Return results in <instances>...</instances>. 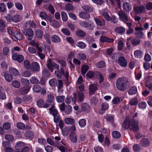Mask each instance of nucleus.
<instances>
[{
	"label": "nucleus",
	"instance_id": "1",
	"mask_svg": "<svg viewBox=\"0 0 152 152\" xmlns=\"http://www.w3.org/2000/svg\"><path fill=\"white\" fill-rule=\"evenodd\" d=\"M122 127L123 129H126L130 127V129L134 132L137 131L138 129V122L134 119L129 120V118L126 117Z\"/></svg>",
	"mask_w": 152,
	"mask_h": 152
},
{
	"label": "nucleus",
	"instance_id": "2",
	"mask_svg": "<svg viewBox=\"0 0 152 152\" xmlns=\"http://www.w3.org/2000/svg\"><path fill=\"white\" fill-rule=\"evenodd\" d=\"M129 82L126 77H121L118 78L116 81V87L117 89L124 92L129 87Z\"/></svg>",
	"mask_w": 152,
	"mask_h": 152
},
{
	"label": "nucleus",
	"instance_id": "3",
	"mask_svg": "<svg viewBox=\"0 0 152 152\" xmlns=\"http://www.w3.org/2000/svg\"><path fill=\"white\" fill-rule=\"evenodd\" d=\"M47 66L48 68L52 72L53 70V68L58 70H59V66L58 65L53 61L51 58H49L47 60Z\"/></svg>",
	"mask_w": 152,
	"mask_h": 152
},
{
	"label": "nucleus",
	"instance_id": "4",
	"mask_svg": "<svg viewBox=\"0 0 152 152\" xmlns=\"http://www.w3.org/2000/svg\"><path fill=\"white\" fill-rule=\"evenodd\" d=\"M118 14L121 20L123 21L126 24L128 23V22L129 21V19L128 15L124 11H119L118 12Z\"/></svg>",
	"mask_w": 152,
	"mask_h": 152
},
{
	"label": "nucleus",
	"instance_id": "5",
	"mask_svg": "<svg viewBox=\"0 0 152 152\" xmlns=\"http://www.w3.org/2000/svg\"><path fill=\"white\" fill-rule=\"evenodd\" d=\"M145 4H143L140 6L134 5L133 7L134 10L136 14H138L145 12Z\"/></svg>",
	"mask_w": 152,
	"mask_h": 152
},
{
	"label": "nucleus",
	"instance_id": "6",
	"mask_svg": "<svg viewBox=\"0 0 152 152\" xmlns=\"http://www.w3.org/2000/svg\"><path fill=\"white\" fill-rule=\"evenodd\" d=\"M23 33L28 40H31L33 37L34 31L31 28L25 30Z\"/></svg>",
	"mask_w": 152,
	"mask_h": 152
},
{
	"label": "nucleus",
	"instance_id": "7",
	"mask_svg": "<svg viewBox=\"0 0 152 152\" xmlns=\"http://www.w3.org/2000/svg\"><path fill=\"white\" fill-rule=\"evenodd\" d=\"M134 29V34L136 37L139 38L142 37L143 35L142 30H143V28L142 27L136 26Z\"/></svg>",
	"mask_w": 152,
	"mask_h": 152
},
{
	"label": "nucleus",
	"instance_id": "8",
	"mask_svg": "<svg viewBox=\"0 0 152 152\" xmlns=\"http://www.w3.org/2000/svg\"><path fill=\"white\" fill-rule=\"evenodd\" d=\"M118 63L119 65L124 67L127 66L128 64L127 60L124 57L122 56L118 57Z\"/></svg>",
	"mask_w": 152,
	"mask_h": 152
},
{
	"label": "nucleus",
	"instance_id": "9",
	"mask_svg": "<svg viewBox=\"0 0 152 152\" xmlns=\"http://www.w3.org/2000/svg\"><path fill=\"white\" fill-rule=\"evenodd\" d=\"M12 57L14 60L17 61L19 62H22L24 59L22 55H18L17 53H14L13 54Z\"/></svg>",
	"mask_w": 152,
	"mask_h": 152
},
{
	"label": "nucleus",
	"instance_id": "10",
	"mask_svg": "<svg viewBox=\"0 0 152 152\" xmlns=\"http://www.w3.org/2000/svg\"><path fill=\"white\" fill-rule=\"evenodd\" d=\"M94 20L97 25L102 26H104L105 24V21L103 19L94 18Z\"/></svg>",
	"mask_w": 152,
	"mask_h": 152
},
{
	"label": "nucleus",
	"instance_id": "11",
	"mask_svg": "<svg viewBox=\"0 0 152 152\" xmlns=\"http://www.w3.org/2000/svg\"><path fill=\"white\" fill-rule=\"evenodd\" d=\"M22 34L19 32L15 31L14 32V34L12 36V38L15 41H17L18 40L21 39L22 38Z\"/></svg>",
	"mask_w": 152,
	"mask_h": 152
},
{
	"label": "nucleus",
	"instance_id": "12",
	"mask_svg": "<svg viewBox=\"0 0 152 152\" xmlns=\"http://www.w3.org/2000/svg\"><path fill=\"white\" fill-rule=\"evenodd\" d=\"M31 69L33 71L38 72L40 70V67L38 64L35 62L31 63Z\"/></svg>",
	"mask_w": 152,
	"mask_h": 152
},
{
	"label": "nucleus",
	"instance_id": "13",
	"mask_svg": "<svg viewBox=\"0 0 152 152\" xmlns=\"http://www.w3.org/2000/svg\"><path fill=\"white\" fill-rule=\"evenodd\" d=\"M79 17L82 19L87 20L90 18V15L85 12H80L79 13Z\"/></svg>",
	"mask_w": 152,
	"mask_h": 152
},
{
	"label": "nucleus",
	"instance_id": "14",
	"mask_svg": "<svg viewBox=\"0 0 152 152\" xmlns=\"http://www.w3.org/2000/svg\"><path fill=\"white\" fill-rule=\"evenodd\" d=\"M100 40L101 42H107L109 43L113 42L114 41V39L113 38H109L105 36H102L101 37Z\"/></svg>",
	"mask_w": 152,
	"mask_h": 152
},
{
	"label": "nucleus",
	"instance_id": "15",
	"mask_svg": "<svg viewBox=\"0 0 152 152\" xmlns=\"http://www.w3.org/2000/svg\"><path fill=\"white\" fill-rule=\"evenodd\" d=\"M69 138L71 141L74 143H75L77 142V136L74 132H70L69 135Z\"/></svg>",
	"mask_w": 152,
	"mask_h": 152
},
{
	"label": "nucleus",
	"instance_id": "16",
	"mask_svg": "<svg viewBox=\"0 0 152 152\" xmlns=\"http://www.w3.org/2000/svg\"><path fill=\"white\" fill-rule=\"evenodd\" d=\"M4 76L7 81L10 82L12 80L13 77L11 75L7 74L6 72H4Z\"/></svg>",
	"mask_w": 152,
	"mask_h": 152
},
{
	"label": "nucleus",
	"instance_id": "17",
	"mask_svg": "<svg viewBox=\"0 0 152 152\" xmlns=\"http://www.w3.org/2000/svg\"><path fill=\"white\" fill-rule=\"evenodd\" d=\"M137 92V87L135 86H133L131 87L128 91V93L129 95H132L136 94Z\"/></svg>",
	"mask_w": 152,
	"mask_h": 152
},
{
	"label": "nucleus",
	"instance_id": "18",
	"mask_svg": "<svg viewBox=\"0 0 152 152\" xmlns=\"http://www.w3.org/2000/svg\"><path fill=\"white\" fill-rule=\"evenodd\" d=\"M124 10L126 11L129 12L132 10V7L129 3L125 2L123 4Z\"/></svg>",
	"mask_w": 152,
	"mask_h": 152
},
{
	"label": "nucleus",
	"instance_id": "19",
	"mask_svg": "<svg viewBox=\"0 0 152 152\" xmlns=\"http://www.w3.org/2000/svg\"><path fill=\"white\" fill-rule=\"evenodd\" d=\"M10 73L15 76H16L20 74V72L18 70L13 67H10L9 69Z\"/></svg>",
	"mask_w": 152,
	"mask_h": 152
},
{
	"label": "nucleus",
	"instance_id": "20",
	"mask_svg": "<svg viewBox=\"0 0 152 152\" xmlns=\"http://www.w3.org/2000/svg\"><path fill=\"white\" fill-rule=\"evenodd\" d=\"M64 122L67 124L73 125L75 123V120L72 118H67L64 119Z\"/></svg>",
	"mask_w": 152,
	"mask_h": 152
},
{
	"label": "nucleus",
	"instance_id": "21",
	"mask_svg": "<svg viewBox=\"0 0 152 152\" xmlns=\"http://www.w3.org/2000/svg\"><path fill=\"white\" fill-rule=\"evenodd\" d=\"M83 10L88 12H91L93 11V9L88 5L83 6L82 7Z\"/></svg>",
	"mask_w": 152,
	"mask_h": 152
},
{
	"label": "nucleus",
	"instance_id": "22",
	"mask_svg": "<svg viewBox=\"0 0 152 152\" xmlns=\"http://www.w3.org/2000/svg\"><path fill=\"white\" fill-rule=\"evenodd\" d=\"M127 26L129 27V28L126 30V34H127L129 35L133 33L134 31V29L132 28V24L131 23H129L126 24Z\"/></svg>",
	"mask_w": 152,
	"mask_h": 152
},
{
	"label": "nucleus",
	"instance_id": "23",
	"mask_svg": "<svg viewBox=\"0 0 152 152\" xmlns=\"http://www.w3.org/2000/svg\"><path fill=\"white\" fill-rule=\"evenodd\" d=\"M26 144L23 142L20 141L17 142L15 145V148L17 150L21 149Z\"/></svg>",
	"mask_w": 152,
	"mask_h": 152
},
{
	"label": "nucleus",
	"instance_id": "24",
	"mask_svg": "<svg viewBox=\"0 0 152 152\" xmlns=\"http://www.w3.org/2000/svg\"><path fill=\"white\" fill-rule=\"evenodd\" d=\"M126 31L125 28L123 27H118L115 29L116 32L118 34H122L124 33Z\"/></svg>",
	"mask_w": 152,
	"mask_h": 152
},
{
	"label": "nucleus",
	"instance_id": "25",
	"mask_svg": "<svg viewBox=\"0 0 152 152\" xmlns=\"http://www.w3.org/2000/svg\"><path fill=\"white\" fill-rule=\"evenodd\" d=\"M97 89L96 85L92 84L89 87V93L91 94H94L95 92Z\"/></svg>",
	"mask_w": 152,
	"mask_h": 152
},
{
	"label": "nucleus",
	"instance_id": "26",
	"mask_svg": "<svg viewBox=\"0 0 152 152\" xmlns=\"http://www.w3.org/2000/svg\"><path fill=\"white\" fill-rule=\"evenodd\" d=\"M141 145L144 147L147 146L150 144L149 141L147 139H142L141 140Z\"/></svg>",
	"mask_w": 152,
	"mask_h": 152
},
{
	"label": "nucleus",
	"instance_id": "27",
	"mask_svg": "<svg viewBox=\"0 0 152 152\" xmlns=\"http://www.w3.org/2000/svg\"><path fill=\"white\" fill-rule=\"evenodd\" d=\"M131 42L133 46H135L139 44L140 42V40L138 39L132 38L131 40Z\"/></svg>",
	"mask_w": 152,
	"mask_h": 152
},
{
	"label": "nucleus",
	"instance_id": "28",
	"mask_svg": "<svg viewBox=\"0 0 152 152\" xmlns=\"http://www.w3.org/2000/svg\"><path fill=\"white\" fill-rule=\"evenodd\" d=\"M5 28V25L4 22L0 19V31L3 33L5 32L6 31Z\"/></svg>",
	"mask_w": 152,
	"mask_h": 152
},
{
	"label": "nucleus",
	"instance_id": "29",
	"mask_svg": "<svg viewBox=\"0 0 152 152\" xmlns=\"http://www.w3.org/2000/svg\"><path fill=\"white\" fill-rule=\"evenodd\" d=\"M47 102L49 103H52L54 99V96L53 94H49L47 95Z\"/></svg>",
	"mask_w": 152,
	"mask_h": 152
},
{
	"label": "nucleus",
	"instance_id": "30",
	"mask_svg": "<svg viewBox=\"0 0 152 152\" xmlns=\"http://www.w3.org/2000/svg\"><path fill=\"white\" fill-rule=\"evenodd\" d=\"M89 67L87 65H82L81 69V72L82 75H85Z\"/></svg>",
	"mask_w": 152,
	"mask_h": 152
},
{
	"label": "nucleus",
	"instance_id": "31",
	"mask_svg": "<svg viewBox=\"0 0 152 152\" xmlns=\"http://www.w3.org/2000/svg\"><path fill=\"white\" fill-rule=\"evenodd\" d=\"M52 41L56 43H58L60 42V39L59 37L56 35H53L51 37Z\"/></svg>",
	"mask_w": 152,
	"mask_h": 152
},
{
	"label": "nucleus",
	"instance_id": "32",
	"mask_svg": "<svg viewBox=\"0 0 152 152\" xmlns=\"http://www.w3.org/2000/svg\"><path fill=\"white\" fill-rule=\"evenodd\" d=\"M143 55V52L140 50H136L134 52V56L135 58H141Z\"/></svg>",
	"mask_w": 152,
	"mask_h": 152
},
{
	"label": "nucleus",
	"instance_id": "33",
	"mask_svg": "<svg viewBox=\"0 0 152 152\" xmlns=\"http://www.w3.org/2000/svg\"><path fill=\"white\" fill-rule=\"evenodd\" d=\"M89 106L87 103H83L82 104L81 109L82 110L86 111L89 110Z\"/></svg>",
	"mask_w": 152,
	"mask_h": 152
},
{
	"label": "nucleus",
	"instance_id": "34",
	"mask_svg": "<svg viewBox=\"0 0 152 152\" xmlns=\"http://www.w3.org/2000/svg\"><path fill=\"white\" fill-rule=\"evenodd\" d=\"M21 19L20 16L18 15H15L12 18V21L15 23L19 21Z\"/></svg>",
	"mask_w": 152,
	"mask_h": 152
},
{
	"label": "nucleus",
	"instance_id": "35",
	"mask_svg": "<svg viewBox=\"0 0 152 152\" xmlns=\"http://www.w3.org/2000/svg\"><path fill=\"white\" fill-rule=\"evenodd\" d=\"M11 85L12 86L16 88H19L20 86V82L17 80L12 81Z\"/></svg>",
	"mask_w": 152,
	"mask_h": 152
},
{
	"label": "nucleus",
	"instance_id": "36",
	"mask_svg": "<svg viewBox=\"0 0 152 152\" xmlns=\"http://www.w3.org/2000/svg\"><path fill=\"white\" fill-rule=\"evenodd\" d=\"M138 103V101L136 97H134L131 99L129 104L132 105H135Z\"/></svg>",
	"mask_w": 152,
	"mask_h": 152
},
{
	"label": "nucleus",
	"instance_id": "37",
	"mask_svg": "<svg viewBox=\"0 0 152 152\" xmlns=\"http://www.w3.org/2000/svg\"><path fill=\"white\" fill-rule=\"evenodd\" d=\"M72 108L71 106L69 105H67L66 106L64 111L66 113L69 114L72 112Z\"/></svg>",
	"mask_w": 152,
	"mask_h": 152
},
{
	"label": "nucleus",
	"instance_id": "38",
	"mask_svg": "<svg viewBox=\"0 0 152 152\" xmlns=\"http://www.w3.org/2000/svg\"><path fill=\"white\" fill-rule=\"evenodd\" d=\"M31 72L29 70H27L23 72L22 75L25 77H29L32 75Z\"/></svg>",
	"mask_w": 152,
	"mask_h": 152
},
{
	"label": "nucleus",
	"instance_id": "39",
	"mask_svg": "<svg viewBox=\"0 0 152 152\" xmlns=\"http://www.w3.org/2000/svg\"><path fill=\"white\" fill-rule=\"evenodd\" d=\"M25 135L26 138L31 139L33 138L34 135V134L32 132L29 131L26 132Z\"/></svg>",
	"mask_w": 152,
	"mask_h": 152
},
{
	"label": "nucleus",
	"instance_id": "40",
	"mask_svg": "<svg viewBox=\"0 0 152 152\" xmlns=\"http://www.w3.org/2000/svg\"><path fill=\"white\" fill-rule=\"evenodd\" d=\"M96 66L99 68H103L105 66V63L103 61H100L96 64Z\"/></svg>",
	"mask_w": 152,
	"mask_h": 152
},
{
	"label": "nucleus",
	"instance_id": "41",
	"mask_svg": "<svg viewBox=\"0 0 152 152\" xmlns=\"http://www.w3.org/2000/svg\"><path fill=\"white\" fill-rule=\"evenodd\" d=\"M78 99L80 102H82L84 98V94L83 92H79L78 94Z\"/></svg>",
	"mask_w": 152,
	"mask_h": 152
},
{
	"label": "nucleus",
	"instance_id": "42",
	"mask_svg": "<svg viewBox=\"0 0 152 152\" xmlns=\"http://www.w3.org/2000/svg\"><path fill=\"white\" fill-rule=\"evenodd\" d=\"M49 111L50 113L53 115V116H54L58 114V112L57 110L56 109L54 108V107L53 106H52L49 108Z\"/></svg>",
	"mask_w": 152,
	"mask_h": 152
},
{
	"label": "nucleus",
	"instance_id": "43",
	"mask_svg": "<svg viewBox=\"0 0 152 152\" xmlns=\"http://www.w3.org/2000/svg\"><path fill=\"white\" fill-rule=\"evenodd\" d=\"M61 73L62 74V75L66 77L67 81L68 82L69 77V74L68 72L66 71L65 72L63 68H61Z\"/></svg>",
	"mask_w": 152,
	"mask_h": 152
},
{
	"label": "nucleus",
	"instance_id": "44",
	"mask_svg": "<svg viewBox=\"0 0 152 152\" xmlns=\"http://www.w3.org/2000/svg\"><path fill=\"white\" fill-rule=\"evenodd\" d=\"M76 34L79 37H85L86 35V33L84 31L79 30L77 31Z\"/></svg>",
	"mask_w": 152,
	"mask_h": 152
},
{
	"label": "nucleus",
	"instance_id": "45",
	"mask_svg": "<svg viewBox=\"0 0 152 152\" xmlns=\"http://www.w3.org/2000/svg\"><path fill=\"white\" fill-rule=\"evenodd\" d=\"M65 97L64 95L59 96L56 97V99L57 102L62 103L63 102L65 99Z\"/></svg>",
	"mask_w": 152,
	"mask_h": 152
},
{
	"label": "nucleus",
	"instance_id": "46",
	"mask_svg": "<svg viewBox=\"0 0 152 152\" xmlns=\"http://www.w3.org/2000/svg\"><path fill=\"white\" fill-rule=\"evenodd\" d=\"M30 81L32 84H37L39 83L37 77H31L30 79Z\"/></svg>",
	"mask_w": 152,
	"mask_h": 152
},
{
	"label": "nucleus",
	"instance_id": "47",
	"mask_svg": "<svg viewBox=\"0 0 152 152\" xmlns=\"http://www.w3.org/2000/svg\"><path fill=\"white\" fill-rule=\"evenodd\" d=\"M49 83L50 86H55L57 85V81L55 79H52L50 80Z\"/></svg>",
	"mask_w": 152,
	"mask_h": 152
},
{
	"label": "nucleus",
	"instance_id": "48",
	"mask_svg": "<svg viewBox=\"0 0 152 152\" xmlns=\"http://www.w3.org/2000/svg\"><path fill=\"white\" fill-rule=\"evenodd\" d=\"M61 31L65 35L69 36L70 34V32L67 28H62L61 30Z\"/></svg>",
	"mask_w": 152,
	"mask_h": 152
},
{
	"label": "nucleus",
	"instance_id": "49",
	"mask_svg": "<svg viewBox=\"0 0 152 152\" xmlns=\"http://www.w3.org/2000/svg\"><path fill=\"white\" fill-rule=\"evenodd\" d=\"M20 82L22 84L25 85L26 86H28L29 85V80L27 79L22 78L21 79Z\"/></svg>",
	"mask_w": 152,
	"mask_h": 152
},
{
	"label": "nucleus",
	"instance_id": "50",
	"mask_svg": "<svg viewBox=\"0 0 152 152\" xmlns=\"http://www.w3.org/2000/svg\"><path fill=\"white\" fill-rule=\"evenodd\" d=\"M113 137L114 138H118L121 136V134L119 132L117 131H114L112 132Z\"/></svg>",
	"mask_w": 152,
	"mask_h": 152
},
{
	"label": "nucleus",
	"instance_id": "51",
	"mask_svg": "<svg viewBox=\"0 0 152 152\" xmlns=\"http://www.w3.org/2000/svg\"><path fill=\"white\" fill-rule=\"evenodd\" d=\"M61 16L62 20L64 22L68 20V17L66 13L64 12H61Z\"/></svg>",
	"mask_w": 152,
	"mask_h": 152
},
{
	"label": "nucleus",
	"instance_id": "52",
	"mask_svg": "<svg viewBox=\"0 0 152 152\" xmlns=\"http://www.w3.org/2000/svg\"><path fill=\"white\" fill-rule=\"evenodd\" d=\"M36 34L37 37L38 38H41L42 37V31L39 29H37L36 32Z\"/></svg>",
	"mask_w": 152,
	"mask_h": 152
},
{
	"label": "nucleus",
	"instance_id": "53",
	"mask_svg": "<svg viewBox=\"0 0 152 152\" xmlns=\"http://www.w3.org/2000/svg\"><path fill=\"white\" fill-rule=\"evenodd\" d=\"M69 127H66L62 131V132L64 136L67 135L69 132Z\"/></svg>",
	"mask_w": 152,
	"mask_h": 152
},
{
	"label": "nucleus",
	"instance_id": "54",
	"mask_svg": "<svg viewBox=\"0 0 152 152\" xmlns=\"http://www.w3.org/2000/svg\"><path fill=\"white\" fill-rule=\"evenodd\" d=\"M5 139L9 142L12 141L14 140L13 137L10 134H7L5 135Z\"/></svg>",
	"mask_w": 152,
	"mask_h": 152
},
{
	"label": "nucleus",
	"instance_id": "55",
	"mask_svg": "<svg viewBox=\"0 0 152 152\" xmlns=\"http://www.w3.org/2000/svg\"><path fill=\"white\" fill-rule=\"evenodd\" d=\"M6 99V96L4 92H3L2 88H0V99Z\"/></svg>",
	"mask_w": 152,
	"mask_h": 152
},
{
	"label": "nucleus",
	"instance_id": "56",
	"mask_svg": "<svg viewBox=\"0 0 152 152\" xmlns=\"http://www.w3.org/2000/svg\"><path fill=\"white\" fill-rule=\"evenodd\" d=\"M104 18L107 21H110L111 20V17L107 12H104L102 14Z\"/></svg>",
	"mask_w": 152,
	"mask_h": 152
},
{
	"label": "nucleus",
	"instance_id": "57",
	"mask_svg": "<svg viewBox=\"0 0 152 152\" xmlns=\"http://www.w3.org/2000/svg\"><path fill=\"white\" fill-rule=\"evenodd\" d=\"M80 24L82 27L86 28H87L91 26V24L87 23L85 21H81L80 22Z\"/></svg>",
	"mask_w": 152,
	"mask_h": 152
},
{
	"label": "nucleus",
	"instance_id": "58",
	"mask_svg": "<svg viewBox=\"0 0 152 152\" xmlns=\"http://www.w3.org/2000/svg\"><path fill=\"white\" fill-rule=\"evenodd\" d=\"M33 91L34 92L38 93L40 92L41 90V88L39 85L34 86L33 88Z\"/></svg>",
	"mask_w": 152,
	"mask_h": 152
},
{
	"label": "nucleus",
	"instance_id": "59",
	"mask_svg": "<svg viewBox=\"0 0 152 152\" xmlns=\"http://www.w3.org/2000/svg\"><path fill=\"white\" fill-rule=\"evenodd\" d=\"M20 92L22 94H25L28 93L29 91L28 89L25 87L21 88L20 89Z\"/></svg>",
	"mask_w": 152,
	"mask_h": 152
},
{
	"label": "nucleus",
	"instance_id": "60",
	"mask_svg": "<svg viewBox=\"0 0 152 152\" xmlns=\"http://www.w3.org/2000/svg\"><path fill=\"white\" fill-rule=\"evenodd\" d=\"M55 147H56L61 152H65V148L64 146L57 143Z\"/></svg>",
	"mask_w": 152,
	"mask_h": 152
},
{
	"label": "nucleus",
	"instance_id": "61",
	"mask_svg": "<svg viewBox=\"0 0 152 152\" xmlns=\"http://www.w3.org/2000/svg\"><path fill=\"white\" fill-rule=\"evenodd\" d=\"M86 55L83 53H80L77 55V58L81 60H84L86 58Z\"/></svg>",
	"mask_w": 152,
	"mask_h": 152
},
{
	"label": "nucleus",
	"instance_id": "62",
	"mask_svg": "<svg viewBox=\"0 0 152 152\" xmlns=\"http://www.w3.org/2000/svg\"><path fill=\"white\" fill-rule=\"evenodd\" d=\"M77 45L81 49H83L86 48V45L84 43L82 42H78Z\"/></svg>",
	"mask_w": 152,
	"mask_h": 152
},
{
	"label": "nucleus",
	"instance_id": "63",
	"mask_svg": "<svg viewBox=\"0 0 152 152\" xmlns=\"http://www.w3.org/2000/svg\"><path fill=\"white\" fill-rule=\"evenodd\" d=\"M138 106L139 108L144 109L146 108V103L145 102H142L139 103Z\"/></svg>",
	"mask_w": 152,
	"mask_h": 152
},
{
	"label": "nucleus",
	"instance_id": "64",
	"mask_svg": "<svg viewBox=\"0 0 152 152\" xmlns=\"http://www.w3.org/2000/svg\"><path fill=\"white\" fill-rule=\"evenodd\" d=\"M65 8L67 10H73V7L71 3H68L65 6Z\"/></svg>",
	"mask_w": 152,
	"mask_h": 152
}]
</instances>
